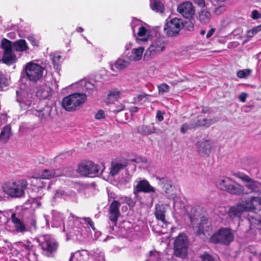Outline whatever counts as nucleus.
<instances>
[{
    "label": "nucleus",
    "instance_id": "obj_42",
    "mask_svg": "<svg viewBox=\"0 0 261 261\" xmlns=\"http://www.w3.org/2000/svg\"><path fill=\"white\" fill-rule=\"evenodd\" d=\"M251 72V69H245L241 70L237 72V76L241 79L246 78L250 74Z\"/></svg>",
    "mask_w": 261,
    "mask_h": 261
},
{
    "label": "nucleus",
    "instance_id": "obj_49",
    "mask_svg": "<svg viewBox=\"0 0 261 261\" xmlns=\"http://www.w3.org/2000/svg\"><path fill=\"white\" fill-rule=\"evenodd\" d=\"M126 101H124L123 103L118 105L116 107V109L114 110V112L117 113L126 109Z\"/></svg>",
    "mask_w": 261,
    "mask_h": 261
},
{
    "label": "nucleus",
    "instance_id": "obj_50",
    "mask_svg": "<svg viewBox=\"0 0 261 261\" xmlns=\"http://www.w3.org/2000/svg\"><path fill=\"white\" fill-rule=\"evenodd\" d=\"M226 10V8L225 6H219L215 9L214 12L216 15H219L224 13Z\"/></svg>",
    "mask_w": 261,
    "mask_h": 261
},
{
    "label": "nucleus",
    "instance_id": "obj_34",
    "mask_svg": "<svg viewBox=\"0 0 261 261\" xmlns=\"http://www.w3.org/2000/svg\"><path fill=\"white\" fill-rule=\"evenodd\" d=\"M211 18V13L207 11L202 10L199 14L198 19L203 24L208 23L210 21Z\"/></svg>",
    "mask_w": 261,
    "mask_h": 261
},
{
    "label": "nucleus",
    "instance_id": "obj_39",
    "mask_svg": "<svg viewBox=\"0 0 261 261\" xmlns=\"http://www.w3.org/2000/svg\"><path fill=\"white\" fill-rule=\"evenodd\" d=\"M32 179L31 182L33 186L37 187L38 188H43L44 187L45 185L44 182L41 180L42 179L40 178L39 176L38 177H33Z\"/></svg>",
    "mask_w": 261,
    "mask_h": 261
},
{
    "label": "nucleus",
    "instance_id": "obj_21",
    "mask_svg": "<svg viewBox=\"0 0 261 261\" xmlns=\"http://www.w3.org/2000/svg\"><path fill=\"white\" fill-rule=\"evenodd\" d=\"M144 51V48L142 46L134 48L130 53L126 54L128 60L130 62H137L141 60Z\"/></svg>",
    "mask_w": 261,
    "mask_h": 261
},
{
    "label": "nucleus",
    "instance_id": "obj_29",
    "mask_svg": "<svg viewBox=\"0 0 261 261\" xmlns=\"http://www.w3.org/2000/svg\"><path fill=\"white\" fill-rule=\"evenodd\" d=\"M51 108L48 106L45 107L42 110H36L34 114L41 120L45 119L49 117L51 113Z\"/></svg>",
    "mask_w": 261,
    "mask_h": 261
},
{
    "label": "nucleus",
    "instance_id": "obj_35",
    "mask_svg": "<svg viewBox=\"0 0 261 261\" xmlns=\"http://www.w3.org/2000/svg\"><path fill=\"white\" fill-rule=\"evenodd\" d=\"M216 121V120L214 119H202L198 120L195 126L209 127Z\"/></svg>",
    "mask_w": 261,
    "mask_h": 261
},
{
    "label": "nucleus",
    "instance_id": "obj_18",
    "mask_svg": "<svg viewBox=\"0 0 261 261\" xmlns=\"http://www.w3.org/2000/svg\"><path fill=\"white\" fill-rule=\"evenodd\" d=\"M140 192L153 193L155 192V189L147 180L143 179L139 181L134 188V193L135 194H136Z\"/></svg>",
    "mask_w": 261,
    "mask_h": 261
},
{
    "label": "nucleus",
    "instance_id": "obj_41",
    "mask_svg": "<svg viewBox=\"0 0 261 261\" xmlns=\"http://www.w3.org/2000/svg\"><path fill=\"white\" fill-rule=\"evenodd\" d=\"M32 97L31 94H27V95L25 96V94L23 93V97L21 99V100L26 103L28 106H30L31 105V101L30 99V98ZM17 100L19 102H21V100L19 99V96H18V92H17Z\"/></svg>",
    "mask_w": 261,
    "mask_h": 261
},
{
    "label": "nucleus",
    "instance_id": "obj_60",
    "mask_svg": "<svg viewBox=\"0 0 261 261\" xmlns=\"http://www.w3.org/2000/svg\"><path fill=\"white\" fill-rule=\"evenodd\" d=\"M247 94L246 93H242L239 96V99L243 102L246 101Z\"/></svg>",
    "mask_w": 261,
    "mask_h": 261
},
{
    "label": "nucleus",
    "instance_id": "obj_7",
    "mask_svg": "<svg viewBox=\"0 0 261 261\" xmlns=\"http://www.w3.org/2000/svg\"><path fill=\"white\" fill-rule=\"evenodd\" d=\"M257 207L248 200L242 201L236 205L230 208L228 215L231 218L240 217L243 213L252 211Z\"/></svg>",
    "mask_w": 261,
    "mask_h": 261
},
{
    "label": "nucleus",
    "instance_id": "obj_40",
    "mask_svg": "<svg viewBox=\"0 0 261 261\" xmlns=\"http://www.w3.org/2000/svg\"><path fill=\"white\" fill-rule=\"evenodd\" d=\"M251 226L257 229H261V221L258 218L249 219Z\"/></svg>",
    "mask_w": 261,
    "mask_h": 261
},
{
    "label": "nucleus",
    "instance_id": "obj_59",
    "mask_svg": "<svg viewBox=\"0 0 261 261\" xmlns=\"http://www.w3.org/2000/svg\"><path fill=\"white\" fill-rule=\"evenodd\" d=\"M84 220L85 221V223H87L88 224H89L92 227V229L93 230H95L93 222L90 218H85L84 219Z\"/></svg>",
    "mask_w": 261,
    "mask_h": 261
},
{
    "label": "nucleus",
    "instance_id": "obj_25",
    "mask_svg": "<svg viewBox=\"0 0 261 261\" xmlns=\"http://www.w3.org/2000/svg\"><path fill=\"white\" fill-rule=\"evenodd\" d=\"M168 206V204L165 205L163 204H158L155 205L154 215L158 220H160L163 223L166 222L165 213L166 211V207Z\"/></svg>",
    "mask_w": 261,
    "mask_h": 261
},
{
    "label": "nucleus",
    "instance_id": "obj_58",
    "mask_svg": "<svg viewBox=\"0 0 261 261\" xmlns=\"http://www.w3.org/2000/svg\"><path fill=\"white\" fill-rule=\"evenodd\" d=\"M253 34L255 35L259 32L261 31V24L251 29Z\"/></svg>",
    "mask_w": 261,
    "mask_h": 261
},
{
    "label": "nucleus",
    "instance_id": "obj_54",
    "mask_svg": "<svg viewBox=\"0 0 261 261\" xmlns=\"http://www.w3.org/2000/svg\"><path fill=\"white\" fill-rule=\"evenodd\" d=\"M252 18L253 19H257L261 18V14L257 10H254L252 12Z\"/></svg>",
    "mask_w": 261,
    "mask_h": 261
},
{
    "label": "nucleus",
    "instance_id": "obj_1",
    "mask_svg": "<svg viewBox=\"0 0 261 261\" xmlns=\"http://www.w3.org/2000/svg\"><path fill=\"white\" fill-rule=\"evenodd\" d=\"M236 176L244 182L245 187L254 195L248 199L257 207L261 205V182L253 179L249 176L240 173H237Z\"/></svg>",
    "mask_w": 261,
    "mask_h": 261
},
{
    "label": "nucleus",
    "instance_id": "obj_9",
    "mask_svg": "<svg viewBox=\"0 0 261 261\" xmlns=\"http://www.w3.org/2000/svg\"><path fill=\"white\" fill-rule=\"evenodd\" d=\"M166 44L165 40L161 38L154 39L145 51V56L149 58H154L162 52L166 47Z\"/></svg>",
    "mask_w": 261,
    "mask_h": 261
},
{
    "label": "nucleus",
    "instance_id": "obj_20",
    "mask_svg": "<svg viewBox=\"0 0 261 261\" xmlns=\"http://www.w3.org/2000/svg\"><path fill=\"white\" fill-rule=\"evenodd\" d=\"M163 189L167 194L168 198L172 199L174 202V207L175 206V202L176 200V196L175 193L174 187L172 186L171 181L163 179Z\"/></svg>",
    "mask_w": 261,
    "mask_h": 261
},
{
    "label": "nucleus",
    "instance_id": "obj_11",
    "mask_svg": "<svg viewBox=\"0 0 261 261\" xmlns=\"http://www.w3.org/2000/svg\"><path fill=\"white\" fill-rule=\"evenodd\" d=\"M1 47L4 51L3 62L7 64H11L15 62L17 58L13 52L11 42L4 38L1 41Z\"/></svg>",
    "mask_w": 261,
    "mask_h": 261
},
{
    "label": "nucleus",
    "instance_id": "obj_30",
    "mask_svg": "<svg viewBox=\"0 0 261 261\" xmlns=\"http://www.w3.org/2000/svg\"><path fill=\"white\" fill-rule=\"evenodd\" d=\"M120 97V92L118 90H113L109 92L106 98L107 103H113L117 101Z\"/></svg>",
    "mask_w": 261,
    "mask_h": 261
},
{
    "label": "nucleus",
    "instance_id": "obj_6",
    "mask_svg": "<svg viewBox=\"0 0 261 261\" xmlns=\"http://www.w3.org/2000/svg\"><path fill=\"white\" fill-rule=\"evenodd\" d=\"M189 243L185 234L180 233L175 239L174 242V254L178 257L185 258L188 253Z\"/></svg>",
    "mask_w": 261,
    "mask_h": 261
},
{
    "label": "nucleus",
    "instance_id": "obj_14",
    "mask_svg": "<svg viewBox=\"0 0 261 261\" xmlns=\"http://www.w3.org/2000/svg\"><path fill=\"white\" fill-rule=\"evenodd\" d=\"M177 11L186 18H191L195 14V11L193 4L190 2H184L179 5Z\"/></svg>",
    "mask_w": 261,
    "mask_h": 261
},
{
    "label": "nucleus",
    "instance_id": "obj_17",
    "mask_svg": "<svg viewBox=\"0 0 261 261\" xmlns=\"http://www.w3.org/2000/svg\"><path fill=\"white\" fill-rule=\"evenodd\" d=\"M11 220L13 225L14 231L17 233H24L27 231V227L25 223L16 217L15 213H13Z\"/></svg>",
    "mask_w": 261,
    "mask_h": 261
},
{
    "label": "nucleus",
    "instance_id": "obj_4",
    "mask_svg": "<svg viewBox=\"0 0 261 261\" xmlns=\"http://www.w3.org/2000/svg\"><path fill=\"white\" fill-rule=\"evenodd\" d=\"M86 99L85 94L75 93L65 97L62 100V106L67 111H74L79 109Z\"/></svg>",
    "mask_w": 261,
    "mask_h": 261
},
{
    "label": "nucleus",
    "instance_id": "obj_23",
    "mask_svg": "<svg viewBox=\"0 0 261 261\" xmlns=\"http://www.w3.org/2000/svg\"><path fill=\"white\" fill-rule=\"evenodd\" d=\"M62 175L59 170L44 169L38 173V176L41 179H50Z\"/></svg>",
    "mask_w": 261,
    "mask_h": 261
},
{
    "label": "nucleus",
    "instance_id": "obj_62",
    "mask_svg": "<svg viewBox=\"0 0 261 261\" xmlns=\"http://www.w3.org/2000/svg\"><path fill=\"white\" fill-rule=\"evenodd\" d=\"M29 40H30V41L31 42V43L33 45H37V41L36 40V39H35L34 37H29Z\"/></svg>",
    "mask_w": 261,
    "mask_h": 261
},
{
    "label": "nucleus",
    "instance_id": "obj_56",
    "mask_svg": "<svg viewBox=\"0 0 261 261\" xmlns=\"http://www.w3.org/2000/svg\"><path fill=\"white\" fill-rule=\"evenodd\" d=\"M156 118L160 122L164 119L163 114L161 111H158L156 113Z\"/></svg>",
    "mask_w": 261,
    "mask_h": 261
},
{
    "label": "nucleus",
    "instance_id": "obj_33",
    "mask_svg": "<svg viewBox=\"0 0 261 261\" xmlns=\"http://www.w3.org/2000/svg\"><path fill=\"white\" fill-rule=\"evenodd\" d=\"M11 128L9 125L5 126L0 134V140L6 142L11 136Z\"/></svg>",
    "mask_w": 261,
    "mask_h": 261
},
{
    "label": "nucleus",
    "instance_id": "obj_5",
    "mask_svg": "<svg viewBox=\"0 0 261 261\" xmlns=\"http://www.w3.org/2000/svg\"><path fill=\"white\" fill-rule=\"evenodd\" d=\"M44 70L41 65L30 62L25 65L23 71L29 81L36 83L42 78Z\"/></svg>",
    "mask_w": 261,
    "mask_h": 261
},
{
    "label": "nucleus",
    "instance_id": "obj_22",
    "mask_svg": "<svg viewBox=\"0 0 261 261\" xmlns=\"http://www.w3.org/2000/svg\"><path fill=\"white\" fill-rule=\"evenodd\" d=\"M211 229V223L207 218L203 217L199 223L197 233L198 235H210Z\"/></svg>",
    "mask_w": 261,
    "mask_h": 261
},
{
    "label": "nucleus",
    "instance_id": "obj_47",
    "mask_svg": "<svg viewBox=\"0 0 261 261\" xmlns=\"http://www.w3.org/2000/svg\"><path fill=\"white\" fill-rule=\"evenodd\" d=\"M126 109L128 110L130 113H136L138 111V107L130 102H126Z\"/></svg>",
    "mask_w": 261,
    "mask_h": 261
},
{
    "label": "nucleus",
    "instance_id": "obj_37",
    "mask_svg": "<svg viewBox=\"0 0 261 261\" xmlns=\"http://www.w3.org/2000/svg\"><path fill=\"white\" fill-rule=\"evenodd\" d=\"M149 96V95L142 93L138 95L133 99V102L134 103L144 102L148 99Z\"/></svg>",
    "mask_w": 261,
    "mask_h": 261
},
{
    "label": "nucleus",
    "instance_id": "obj_36",
    "mask_svg": "<svg viewBox=\"0 0 261 261\" xmlns=\"http://www.w3.org/2000/svg\"><path fill=\"white\" fill-rule=\"evenodd\" d=\"M152 10L156 12L163 13L164 11V6L163 4L158 0H154L150 5Z\"/></svg>",
    "mask_w": 261,
    "mask_h": 261
},
{
    "label": "nucleus",
    "instance_id": "obj_52",
    "mask_svg": "<svg viewBox=\"0 0 261 261\" xmlns=\"http://www.w3.org/2000/svg\"><path fill=\"white\" fill-rule=\"evenodd\" d=\"M141 21L137 19H133V20L132 21V30H133V32L134 33H135V29L138 26V28L139 27V26H142L141 24Z\"/></svg>",
    "mask_w": 261,
    "mask_h": 261
},
{
    "label": "nucleus",
    "instance_id": "obj_48",
    "mask_svg": "<svg viewBox=\"0 0 261 261\" xmlns=\"http://www.w3.org/2000/svg\"><path fill=\"white\" fill-rule=\"evenodd\" d=\"M159 91L160 93H164L169 91V86L166 84H163L158 86Z\"/></svg>",
    "mask_w": 261,
    "mask_h": 261
},
{
    "label": "nucleus",
    "instance_id": "obj_44",
    "mask_svg": "<svg viewBox=\"0 0 261 261\" xmlns=\"http://www.w3.org/2000/svg\"><path fill=\"white\" fill-rule=\"evenodd\" d=\"M94 256L96 258L97 261H105L104 255L98 249L94 251Z\"/></svg>",
    "mask_w": 261,
    "mask_h": 261
},
{
    "label": "nucleus",
    "instance_id": "obj_13",
    "mask_svg": "<svg viewBox=\"0 0 261 261\" xmlns=\"http://www.w3.org/2000/svg\"><path fill=\"white\" fill-rule=\"evenodd\" d=\"M100 168L99 166L91 161H87L79 165L77 171L84 176L98 174Z\"/></svg>",
    "mask_w": 261,
    "mask_h": 261
},
{
    "label": "nucleus",
    "instance_id": "obj_15",
    "mask_svg": "<svg viewBox=\"0 0 261 261\" xmlns=\"http://www.w3.org/2000/svg\"><path fill=\"white\" fill-rule=\"evenodd\" d=\"M40 245L42 250L48 256L56 251L58 247L56 242L47 236L44 237V241L40 244Z\"/></svg>",
    "mask_w": 261,
    "mask_h": 261
},
{
    "label": "nucleus",
    "instance_id": "obj_32",
    "mask_svg": "<svg viewBox=\"0 0 261 261\" xmlns=\"http://www.w3.org/2000/svg\"><path fill=\"white\" fill-rule=\"evenodd\" d=\"M77 87L83 91L90 92L94 88V85L86 80H82L76 83Z\"/></svg>",
    "mask_w": 261,
    "mask_h": 261
},
{
    "label": "nucleus",
    "instance_id": "obj_45",
    "mask_svg": "<svg viewBox=\"0 0 261 261\" xmlns=\"http://www.w3.org/2000/svg\"><path fill=\"white\" fill-rule=\"evenodd\" d=\"M53 63L58 65L61 62V56L59 53H56L50 55Z\"/></svg>",
    "mask_w": 261,
    "mask_h": 261
},
{
    "label": "nucleus",
    "instance_id": "obj_8",
    "mask_svg": "<svg viewBox=\"0 0 261 261\" xmlns=\"http://www.w3.org/2000/svg\"><path fill=\"white\" fill-rule=\"evenodd\" d=\"M234 239V234L231 229L228 228L219 229L212 236L211 240L214 243L229 245Z\"/></svg>",
    "mask_w": 261,
    "mask_h": 261
},
{
    "label": "nucleus",
    "instance_id": "obj_38",
    "mask_svg": "<svg viewBox=\"0 0 261 261\" xmlns=\"http://www.w3.org/2000/svg\"><path fill=\"white\" fill-rule=\"evenodd\" d=\"M200 258L202 261H220V259L217 257H213L210 254L204 252L200 255Z\"/></svg>",
    "mask_w": 261,
    "mask_h": 261
},
{
    "label": "nucleus",
    "instance_id": "obj_43",
    "mask_svg": "<svg viewBox=\"0 0 261 261\" xmlns=\"http://www.w3.org/2000/svg\"><path fill=\"white\" fill-rule=\"evenodd\" d=\"M16 244L20 245V246L23 247L25 250L28 252H30L33 248V245L30 242L28 241L25 243L20 242L17 243Z\"/></svg>",
    "mask_w": 261,
    "mask_h": 261
},
{
    "label": "nucleus",
    "instance_id": "obj_16",
    "mask_svg": "<svg viewBox=\"0 0 261 261\" xmlns=\"http://www.w3.org/2000/svg\"><path fill=\"white\" fill-rule=\"evenodd\" d=\"M151 30L144 26H139L136 36V40L138 43L145 42L150 39L151 37Z\"/></svg>",
    "mask_w": 261,
    "mask_h": 261
},
{
    "label": "nucleus",
    "instance_id": "obj_3",
    "mask_svg": "<svg viewBox=\"0 0 261 261\" xmlns=\"http://www.w3.org/2000/svg\"><path fill=\"white\" fill-rule=\"evenodd\" d=\"M216 186L219 189L234 195H241L244 190L243 186L227 176L218 178L216 181Z\"/></svg>",
    "mask_w": 261,
    "mask_h": 261
},
{
    "label": "nucleus",
    "instance_id": "obj_63",
    "mask_svg": "<svg viewBox=\"0 0 261 261\" xmlns=\"http://www.w3.org/2000/svg\"><path fill=\"white\" fill-rule=\"evenodd\" d=\"M81 255V252H76L75 253L71 254L70 256V257L69 261H71L74 256H76V257H77Z\"/></svg>",
    "mask_w": 261,
    "mask_h": 261
},
{
    "label": "nucleus",
    "instance_id": "obj_12",
    "mask_svg": "<svg viewBox=\"0 0 261 261\" xmlns=\"http://www.w3.org/2000/svg\"><path fill=\"white\" fill-rule=\"evenodd\" d=\"M183 26V22L181 19L174 18L166 22L164 31L168 36H172L177 34Z\"/></svg>",
    "mask_w": 261,
    "mask_h": 261
},
{
    "label": "nucleus",
    "instance_id": "obj_28",
    "mask_svg": "<svg viewBox=\"0 0 261 261\" xmlns=\"http://www.w3.org/2000/svg\"><path fill=\"white\" fill-rule=\"evenodd\" d=\"M198 149L200 153L204 155L210 153L211 145L209 141H203L198 143Z\"/></svg>",
    "mask_w": 261,
    "mask_h": 261
},
{
    "label": "nucleus",
    "instance_id": "obj_10",
    "mask_svg": "<svg viewBox=\"0 0 261 261\" xmlns=\"http://www.w3.org/2000/svg\"><path fill=\"white\" fill-rule=\"evenodd\" d=\"M127 165V164L125 161H122L119 160H113L111 163L109 173L107 174L104 172L105 167L103 165H102V169L100 173L103 179L108 180L110 177H113L117 175L119 172L124 169Z\"/></svg>",
    "mask_w": 261,
    "mask_h": 261
},
{
    "label": "nucleus",
    "instance_id": "obj_55",
    "mask_svg": "<svg viewBox=\"0 0 261 261\" xmlns=\"http://www.w3.org/2000/svg\"><path fill=\"white\" fill-rule=\"evenodd\" d=\"M194 2L200 7H204L205 6L204 0H194Z\"/></svg>",
    "mask_w": 261,
    "mask_h": 261
},
{
    "label": "nucleus",
    "instance_id": "obj_51",
    "mask_svg": "<svg viewBox=\"0 0 261 261\" xmlns=\"http://www.w3.org/2000/svg\"><path fill=\"white\" fill-rule=\"evenodd\" d=\"M94 118L96 120H101L105 118V114L103 110H99L95 114Z\"/></svg>",
    "mask_w": 261,
    "mask_h": 261
},
{
    "label": "nucleus",
    "instance_id": "obj_26",
    "mask_svg": "<svg viewBox=\"0 0 261 261\" xmlns=\"http://www.w3.org/2000/svg\"><path fill=\"white\" fill-rule=\"evenodd\" d=\"M52 93L53 90L49 86L44 85L38 89L36 95L40 98L45 99L49 98Z\"/></svg>",
    "mask_w": 261,
    "mask_h": 261
},
{
    "label": "nucleus",
    "instance_id": "obj_46",
    "mask_svg": "<svg viewBox=\"0 0 261 261\" xmlns=\"http://www.w3.org/2000/svg\"><path fill=\"white\" fill-rule=\"evenodd\" d=\"M8 80L5 76L0 73V88H3L4 87H6L8 85Z\"/></svg>",
    "mask_w": 261,
    "mask_h": 261
},
{
    "label": "nucleus",
    "instance_id": "obj_19",
    "mask_svg": "<svg viewBox=\"0 0 261 261\" xmlns=\"http://www.w3.org/2000/svg\"><path fill=\"white\" fill-rule=\"evenodd\" d=\"M120 203L117 201H114L110 205L109 219L115 225L119 216V207Z\"/></svg>",
    "mask_w": 261,
    "mask_h": 261
},
{
    "label": "nucleus",
    "instance_id": "obj_31",
    "mask_svg": "<svg viewBox=\"0 0 261 261\" xmlns=\"http://www.w3.org/2000/svg\"><path fill=\"white\" fill-rule=\"evenodd\" d=\"M12 47L17 51H24L28 49V44L23 39H20L15 41L12 44Z\"/></svg>",
    "mask_w": 261,
    "mask_h": 261
},
{
    "label": "nucleus",
    "instance_id": "obj_64",
    "mask_svg": "<svg viewBox=\"0 0 261 261\" xmlns=\"http://www.w3.org/2000/svg\"><path fill=\"white\" fill-rule=\"evenodd\" d=\"M246 35L247 37L249 38H251L254 36L251 30L247 31Z\"/></svg>",
    "mask_w": 261,
    "mask_h": 261
},
{
    "label": "nucleus",
    "instance_id": "obj_24",
    "mask_svg": "<svg viewBox=\"0 0 261 261\" xmlns=\"http://www.w3.org/2000/svg\"><path fill=\"white\" fill-rule=\"evenodd\" d=\"M138 132L142 135L148 136L153 134H158L160 129L155 128L152 124L143 125L138 127Z\"/></svg>",
    "mask_w": 261,
    "mask_h": 261
},
{
    "label": "nucleus",
    "instance_id": "obj_2",
    "mask_svg": "<svg viewBox=\"0 0 261 261\" xmlns=\"http://www.w3.org/2000/svg\"><path fill=\"white\" fill-rule=\"evenodd\" d=\"M28 183L25 179H18L5 182L2 186L3 192L11 198H18L23 197Z\"/></svg>",
    "mask_w": 261,
    "mask_h": 261
},
{
    "label": "nucleus",
    "instance_id": "obj_57",
    "mask_svg": "<svg viewBox=\"0 0 261 261\" xmlns=\"http://www.w3.org/2000/svg\"><path fill=\"white\" fill-rule=\"evenodd\" d=\"M130 180V177L128 176L125 178H122L120 180V183L121 184H122L123 185H126L127 183H128Z\"/></svg>",
    "mask_w": 261,
    "mask_h": 261
},
{
    "label": "nucleus",
    "instance_id": "obj_53",
    "mask_svg": "<svg viewBox=\"0 0 261 261\" xmlns=\"http://www.w3.org/2000/svg\"><path fill=\"white\" fill-rule=\"evenodd\" d=\"M194 126H191V125H189L187 123H185L182 125L181 128L180 129V132L181 133L185 134L187 132V130L191 128L192 127H194Z\"/></svg>",
    "mask_w": 261,
    "mask_h": 261
},
{
    "label": "nucleus",
    "instance_id": "obj_61",
    "mask_svg": "<svg viewBox=\"0 0 261 261\" xmlns=\"http://www.w3.org/2000/svg\"><path fill=\"white\" fill-rule=\"evenodd\" d=\"M215 30L214 29H211L206 34V38H210L215 32Z\"/></svg>",
    "mask_w": 261,
    "mask_h": 261
},
{
    "label": "nucleus",
    "instance_id": "obj_27",
    "mask_svg": "<svg viewBox=\"0 0 261 261\" xmlns=\"http://www.w3.org/2000/svg\"><path fill=\"white\" fill-rule=\"evenodd\" d=\"M130 61L128 60V57H125L119 58L115 61L114 66L119 70H122L126 68L130 64Z\"/></svg>",
    "mask_w": 261,
    "mask_h": 261
}]
</instances>
